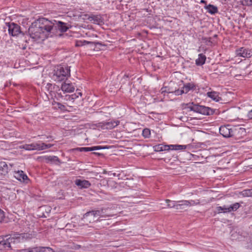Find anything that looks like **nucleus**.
Instances as JSON below:
<instances>
[{
  "mask_svg": "<svg viewBox=\"0 0 252 252\" xmlns=\"http://www.w3.org/2000/svg\"><path fill=\"white\" fill-rule=\"evenodd\" d=\"M47 138H51V136H49V137H47Z\"/></svg>",
  "mask_w": 252,
  "mask_h": 252,
  "instance_id": "nucleus-47",
  "label": "nucleus"
},
{
  "mask_svg": "<svg viewBox=\"0 0 252 252\" xmlns=\"http://www.w3.org/2000/svg\"><path fill=\"white\" fill-rule=\"evenodd\" d=\"M36 236V233L32 232L31 233H24L18 235V236L16 237V239L20 240H29L33 238H35Z\"/></svg>",
  "mask_w": 252,
  "mask_h": 252,
  "instance_id": "nucleus-17",
  "label": "nucleus"
},
{
  "mask_svg": "<svg viewBox=\"0 0 252 252\" xmlns=\"http://www.w3.org/2000/svg\"><path fill=\"white\" fill-rule=\"evenodd\" d=\"M55 22H56V24L57 25V27H58L61 32H65L69 29V27H68L65 23L61 21L56 22L55 21ZM55 28H56V26H55Z\"/></svg>",
  "mask_w": 252,
  "mask_h": 252,
  "instance_id": "nucleus-22",
  "label": "nucleus"
},
{
  "mask_svg": "<svg viewBox=\"0 0 252 252\" xmlns=\"http://www.w3.org/2000/svg\"><path fill=\"white\" fill-rule=\"evenodd\" d=\"M165 201L167 203V207L168 208H175L176 209L178 201H172L169 199H166Z\"/></svg>",
  "mask_w": 252,
  "mask_h": 252,
  "instance_id": "nucleus-29",
  "label": "nucleus"
},
{
  "mask_svg": "<svg viewBox=\"0 0 252 252\" xmlns=\"http://www.w3.org/2000/svg\"><path fill=\"white\" fill-rule=\"evenodd\" d=\"M220 133L224 137H230L234 136V130L230 125L221 126L220 127Z\"/></svg>",
  "mask_w": 252,
  "mask_h": 252,
  "instance_id": "nucleus-9",
  "label": "nucleus"
},
{
  "mask_svg": "<svg viewBox=\"0 0 252 252\" xmlns=\"http://www.w3.org/2000/svg\"><path fill=\"white\" fill-rule=\"evenodd\" d=\"M79 95H80V96H82V93H80V92H79V93H78V95H76V97H78Z\"/></svg>",
  "mask_w": 252,
  "mask_h": 252,
  "instance_id": "nucleus-43",
  "label": "nucleus"
},
{
  "mask_svg": "<svg viewBox=\"0 0 252 252\" xmlns=\"http://www.w3.org/2000/svg\"><path fill=\"white\" fill-rule=\"evenodd\" d=\"M16 238L15 239L14 237L8 236H5L6 243L4 244V248H10L11 247L10 244L12 243H14Z\"/></svg>",
  "mask_w": 252,
  "mask_h": 252,
  "instance_id": "nucleus-26",
  "label": "nucleus"
},
{
  "mask_svg": "<svg viewBox=\"0 0 252 252\" xmlns=\"http://www.w3.org/2000/svg\"><path fill=\"white\" fill-rule=\"evenodd\" d=\"M57 106L59 109H60L62 110H64L65 107L63 104L60 103H57Z\"/></svg>",
  "mask_w": 252,
  "mask_h": 252,
  "instance_id": "nucleus-38",
  "label": "nucleus"
},
{
  "mask_svg": "<svg viewBox=\"0 0 252 252\" xmlns=\"http://www.w3.org/2000/svg\"><path fill=\"white\" fill-rule=\"evenodd\" d=\"M75 184L81 188H88L91 186L90 183L87 180H81L77 179L75 181Z\"/></svg>",
  "mask_w": 252,
  "mask_h": 252,
  "instance_id": "nucleus-20",
  "label": "nucleus"
},
{
  "mask_svg": "<svg viewBox=\"0 0 252 252\" xmlns=\"http://www.w3.org/2000/svg\"><path fill=\"white\" fill-rule=\"evenodd\" d=\"M94 44V42L92 41H88L85 40H77L75 43V46L76 47H80L87 44Z\"/></svg>",
  "mask_w": 252,
  "mask_h": 252,
  "instance_id": "nucleus-28",
  "label": "nucleus"
},
{
  "mask_svg": "<svg viewBox=\"0 0 252 252\" xmlns=\"http://www.w3.org/2000/svg\"><path fill=\"white\" fill-rule=\"evenodd\" d=\"M103 156V154L100 152H92L91 153V157Z\"/></svg>",
  "mask_w": 252,
  "mask_h": 252,
  "instance_id": "nucleus-36",
  "label": "nucleus"
},
{
  "mask_svg": "<svg viewBox=\"0 0 252 252\" xmlns=\"http://www.w3.org/2000/svg\"><path fill=\"white\" fill-rule=\"evenodd\" d=\"M61 89L64 93H71L75 90V86L73 83L67 81L62 84Z\"/></svg>",
  "mask_w": 252,
  "mask_h": 252,
  "instance_id": "nucleus-15",
  "label": "nucleus"
},
{
  "mask_svg": "<svg viewBox=\"0 0 252 252\" xmlns=\"http://www.w3.org/2000/svg\"><path fill=\"white\" fill-rule=\"evenodd\" d=\"M53 145L51 144H45L43 142L33 143L31 144H26L22 146V148L26 150H43L50 148Z\"/></svg>",
  "mask_w": 252,
  "mask_h": 252,
  "instance_id": "nucleus-5",
  "label": "nucleus"
},
{
  "mask_svg": "<svg viewBox=\"0 0 252 252\" xmlns=\"http://www.w3.org/2000/svg\"><path fill=\"white\" fill-rule=\"evenodd\" d=\"M196 86L193 83H188L184 85L182 90H176L175 91L176 95L182 94L184 93L187 94L190 90H193L195 89Z\"/></svg>",
  "mask_w": 252,
  "mask_h": 252,
  "instance_id": "nucleus-13",
  "label": "nucleus"
},
{
  "mask_svg": "<svg viewBox=\"0 0 252 252\" xmlns=\"http://www.w3.org/2000/svg\"><path fill=\"white\" fill-rule=\"evenodd\" d=\"M55 25V23L46 18H39L32 24L28 32L32 38L40 42L52 36Z\"/></svg>",
  "mask_w": 252,
  "mask_h": 252,
  "instance_id": "nucleus-1",
  "label": "nucleus"
},
{
  "mask_svg": "<svg viewBox=\"0 0 252 252\" xmlns=\"http://www.w3.org/2000/svg\"><path fill=\"white\" fill-rule=\"evenodd\" d=\"M207 96L213 100L218 102L221 99L219 96V93L216 92H210L207 93Z\"/></svg>",
  "mask_w": 252,
  "mask_h": 252,
  "instance_id": "nucleus-24",
  "label": "nucleus"
},
{
  "mask_svg": "<svg viewBox=\"0 0 252 252\" xmlns=\"http://www.w3.org/2000/svg\"><path fill=\"white\" fill-rule=\"evenodd\" d=\"M200 3H204V4H205V5L207 4H206L207 2L205 0H201Z\"/></svg>",
  "mask_w": 252,
  "mask_h": 252,
  "instance_id": "nucleus-42",
  "label": "nucleus"
},
{
  "mask_svg": "<svg viewBox=\"0 0 252 252\" xmlns=\"http://www.w3.org/2000/svg\"><path fill=\"white\" fill-rule=\"evenodd\" d=\"M52 158H57V157H56V156H53Z\"/></svg>",
  "mask_w": 252,
  "mask_h": 252,
  "instance_id": "nucleus-48",
  "label": "nucleus"
},
{
  "mask_svg": "<svg viewBox=\"0 0 252 252\" xmlns=\"http://www.w3.org/2000/svg\"><path fill=\"white\" fill-rule=\"evenodd\" d=\"M13 175L17 180L21 182L28 184L30 181L27 175L22 170L15 171Z\"/></svg>",
  "mask_w": 252,
  "mask_h": 252,
  "instance_id": "nucleus-12",
  "label": "nucleus"
},
{
  "mask_svg": "<svg viewBox=\"0 0 252 252\" xmlns=\"http://www.w3.org/2000/svg\"><path fill=\"white\" fill-rule=\"evenodd\" d=\"M9 167L5 162H0V179L4 178L8 173Z\"/></svg>",
  "mask_w": 252,
  "mask_h": 252,
  "instance_id": "nucleus-18",
  "label": "nucleus"
},
{
  "mask_svg": "<svg viewBox=\"0 0 252 252\" xmlns=\"http://www.w3.org/2000/svg\"><path fill=\"white\" fill-rule=\"evenodd\" d=\"M46 162L51 164L59 165L61 162L59 158H45Z\"/></svg>",
  "mask_w": 252,
  "mask_h": 252,
  "instance_id": "nucleus-30",
  "label": "nucleus"
},
{
  "mask_svg": "<svg viewBox=\"0 0 252 252\" xmlns=\"http://www.w3.org/2000/svg\"><path fill=\"white\" fill-rule=\"evenodd\" d=\"M240 207V204L239 203H235L229 206L224 205L223 206H218L216 209L218 213H230L232 211H236Z\"/></svg>",
  "mask_w": 252,
  "mask_h": 252,
  "instance_id": "nucleus-6",
  "label": "nucleus"
},
{
  "mask_svg": "<svg viewBox=\"0 0 252 252\" xmlns=\"http://www.w3.org/2000/svg\"><path fill=\"white\" fill-rule=\"evenodd\" d=\"M89 212L91 216H92L94 220H97V219L99 217V215H100L99 214L100 213L99 210H92L91 211H89Z\"/></svg>",
  "mask_w": 252,
  "mask_h": 252,
  "instance_id": "nucleus-31",
  "label": "nucleus"
},
{
  "mask_svg": "<svg viewBox=\"0 0 252 252\" xmlns=\"http://www.w3.org/2000/svg\"><path fill=\"white\" fill-rule=\"evenodd\" d=\"M82 220L87 224L89 223H92L94 221H96V220H94L93 218V217L91 216L89 212H87L83 216V218L82 219Z\"/></svg>",
  "mask_w": 252,
  "mask_h": 252,
  "instance_id": "nucleus-21",
  "label": "nucleus"
},
{
  "mask_svg": "<svg viewBox=\"0 0 252 252\" xmlns=\"http://www.w3.org/2000/svg\"><path fill=\"white\" fill-rule=\"evenodd\" d=\"M105 149V147L101 146H93L91 147H81L73 149V151H79L81 152H88L95 150H99Z\"/></svg>",
  "mask_w": 252,
  "mask_h": 252,
  "instance_id": "nucleus-16",
  "label": "nucleus"
},
{
  "mask_svg": "<svg viewBox=\"0 0 252 252\" xmlns=\"http://www.w3.org/2000/svg\"><path fill=\"white\" fill-rule=\"evenodd\" d=\"M142 135L145 138H149L151 135V131L148 128H145L143 130Z\"/></svg>",
  "mask_w": 252,
  "mask_h": 252,
  "instance_id": "nucleus-32",
  "label": "nucleus"
},
{
  "mask_svg": "<svg viewBox=\"0 0 252 252\" xmlns=\"http://www.w3.org/2000/svg\"><path fill=\"white\" fill-rule=\"evenodd\" d=\"M88 19L94 24H99L101 22V18L99 15H91L88 17Z\"/></svg>",
  "mask_w": 252,
  "mask_h": 252,
  "instance_id": "nucleus-27",
  "label": "nucleus"
},
{
  "mask_svg": "<svg viewBox=\"0 0 252 252\" xmlns=\"http://www.w3.org/2000/svg\"><path fill=\"white\" fill-rule=\"evenodd\" d=\"M204 8L206 9L207 11L211 14H215L218 12L217 7L211 4H209L208 5L206 4L204 6Z\"/></svg>",
  "mask_w": 252,
  "mask_h": 252,
  "instance_id": "nucleus-23",
  "label": "nucleus"
},
{
  "mask_svg": "<svg viewBox=\"0 0 252 252\" xmlns=\"http://www.w3.org/2000/svg\"><path fill=\"white\" fill-rule=\"evenodd\" d=\"M247 117L249 119H252V109L248 112Z\"/></svg>",
  "mask_w": 252,
  "mask_h": 252,
  "instance_id": "nucleus-40",
  "label": "nucleus"
},
{
  "mask_svg": "<svg viewBox=\"0 0 252 252\" xmlns=\"http://www.w3.org/2000/svg\"><path fill=\"white\" fill-rule=\"evenodd\" d=\"M70 76V67L67 66H58L54 72L52 78L56 82L64 80Z\"/></svg>",
  "mask_w": 252,
  "mask_h": 252,
  "instance_id": "nucleus-3",
  "label": "nucleus"
},
{
  "mask_svg": "<svg viewBox=\"0 0 252 252\" xmlns=\"http://www.w3.org/2000/svg\"><path fill=\"white\" fill-rule=\"evenodd\" d=\"M242 195L244 196H252V189H246L242 192Z\"/></svg>",
  "mask_w": 252,
  "mask_h": 252,
  "instance_id": "nucleus-33",
  "label": "nucleus"
},
{
  "mask_svg": "<svg viewBox=\"0 0 252 252\" xmlns=\"http://www.w3.org/2000/svg\"><path fill=\"white\" fill-rule=\"evenodd\" d=\"M30 248L26 249H22L19 251L18 252H31Z\"/></svg>",
  "mask_w": 252,
  "mask_h": 252,
  "instance_id": "nucleus-41",
  "label": "nucleus"
},
{
  "mask_svg": "<svg viewBox=\"0 0 252 252\" xmlns=\"http://www.w3.org/2000/svg\"><path fill=\"white\" fill-rule=\"evenodd\" d=\"M5 236L4 237L0 236V245H1L4 248V244L6 243Z\"/></svg>",
  "mask_w": 252,
  "mask_h": 252,
  "instance_id": "nucleus-37",
  "label": "nucleus"
},
{
  "mask_svg": "<svg viewBox=\"0 0 252 252\" xmlns=\"http://www.w3.org/2000/svg\"><path fill=\"white\" fill-rule=\"evenodd\" d=\"M188 145H163L158 144L155 145L153 147L155 151L161 152L163 151H169V150H185Z\"/></svg>",
  "mask_w": 252,
  "mask_h": 252,
  "instance_id": "nucleus-4",
  "label": "nucleus"
},
{
  "mask_svg": "<svg viewBox=\"0 0 252 252\" xmlns=\"http://www.w3.org/2000/svg\"><path fill=\"white\" fill-rule=\"evenodd\" d=\"M31 252H41V247L30 248Z\"/></svg>",
  "mask_w": 252,
  "mask_h": 252,
  "instance_id": "nucleus-35",
  "label": "nucleus"
},
{
  "mask_svg": "<svg viewBox=\"0 0 252 252\" xmlns=\"http://www.w3.org/2000/svg\"><path fill=\"white\" fill-rule=\"evenodd\" d=\"M58 94L59 95H61V97H62V95L61 94H60L58 93Z\"/></svg>",
  "mask_w": 252,
  "mask_h": 252,
  "instance_id": "nucleus-45",
  "label": "nucleus"
},
{
  "mask_svg": "<svg viewBox=\"0 0 252 252\" xmlns=\"http://www.w3.org/2000/svg\"><path fill=\"white\" fill-rule=\"evenodd\" d=\"M4 218V212L0 209V221H1Z\"/></svg>",
  "mask_w": 252,
  "mask_h": 252,
  "instance_id": "nucleus-39",
  "label": "nucleus"
},
{
  "mask_svg": "<svg viewBox=\"0 0 252 252\" xmlns=\"http://www.w3.org/2000/svg\"><path fill=\"white\" fill-rule=\"evenodd\" d=\"M99 217L97 219V222H100L103 220L110 221V219H105L106 218H109L114 217V214L108 212V209L106 208H102L99 210Z\"/></svg>",
  "mask_w": 252,
  "mask_h": 252,
  "instance_id": "nucleus-10",
  "label": "nucleus"
},
{
  "mask_svg": "<svg viewBox=\"0 0 252 252\" xmlns=\"http://www.w3.org/2000/svg\"><path fill=\"white\" fill-rule=\"evenodd\" d=\"M41 252H54V251L50 247H41Z\"/></svg>",
  "mask_w": 252,
  "mask_h": 252,
  "instance_id": "nucleus-34",
  "label": "nucleus"
},
{
  "mask_svg": "<svg viewBox=\"0 0 252 252\" xmlns=\"http://www.w3.org/2000/svg\"><path fill=\"white\" fill-rule=\"evenodd\" d=\"M113 175L114 176H116V173H114L113 174Z\"/></svg>",
  "mask_w": 252,
  "mask_h": 252,
  "instance_id": "nucleus-46",
  "label": "nucleus"
},
{
  "mask_svg": "<svg viewBox=\"0 0 252 252\" xmlns=\"http://www.w3.org/2000/svg\"><path fill=\"white\" fill-rule=\"evenodd\" d=\"M206 60V57L205 55L203 54H199L198 58L195 60V64L198 66L202 65L205 63Z\"/></svg>",
  "mask_w": 252,
  "mask_h": 252,
  "instance_id": "nucleus-25",
  "label": "nucleus"
},
{
  "mask_svg": "<svg viewBox=\"0 0 252 252\" xmlns=\"http://www.w3.org/2000/svg\"><path fill=\"white\" fill-rule=\"evenodd\" d=\"M47 88L48 89V91H49V93L52 96H54L55 97L56 96L54 92L55 91H60V89L59 87L57 85H56L55 84H52L50 83H48L47 84Z\"/></svg>",
  "mask_w": 252,
  "mask_h": 252,
  "instance_id": "nucleus-19",
  "label": "nucleus"
},
{
  "mask_svg": "<svg viewBox=\"0 0 252 252\" xmlns=\"http://www.w3.org/2000/svg\"><path fill=\"white\" fill-rule=\"evenodd\" d=\"M9 34L13 36H17L21 33L20 27L14 23H8Z\"/></svg>",
  "mask_w": 252,
  "mask_h": 252,
  "instance_id": "nucleus-11",
  "label": "nucleus"
},
{
  "mask_svg": "<svg viewBox=\"0 0 252 252\" xmlns=\"http://www.w3.org/2000/svg\"><path fill=\"white\" fill-rule=\"evenodd\" d=\"M236 54L243 58H250L252 56V51L248 48L241 47L236 50Z\"/></svg>",
  "mask_w": 252,
  "mask_h": 252,
  "instance_id": "nucleus-14",
  "label": "nucleus"
},
{
  "mask_svg": "<svg viewBox=\"0 0 252 252\" xmlns=\"http://www.w3.org/2000/svg\"><path fill=\"white\" fill-rule=\"evenodd\" d=\"M183 109L188 111H193L202 115H210L213 114L214 111L209 107L194 104L193 103H183Z\"/></svg>",
  "mask_w": 252,
  "mask_h": 252,
  "instance_id": "nucleus-2",
  "label": "nucleus"
},
{
  "mask_svg": "<svg viewBox=\"0 0 252 252\" xmlns=\"http://www.w3.org/2000/svg\"><path fill=\"white\" fill-rule=\"evenodd\" d=\"M200 201L199 200H182L178 201L177 210L184 209L187 207L195 206L199 204Z\"/></svg>",
  "mask_w": 252,
  "mask_h": 252,
  "instance_id": "nucleus-7",
  "label": "nucleus"
},
{
  "mask_svg": "<svg viewBox=\"0 0 252 252\" xmlns=\"http://www.w3.org/2000/svg\"><path fill=\"white\" fill-rule=\"evenodd\" d=\"M109 224H110L109 222H107L106 223L104 224V225H109Z\"/></svg>",
  "mask_w": 252,
  "mask_h": 252,
  "instance_id": "nucleus-44",
  "label": "nucleus"
},
{
  "mask_svg": "<svg viewBox=\"0 0 252 252\" xmlns=\"http://www.w3.org/2000/svg\"><path fill=\"white\" fill-rule=\"evenodd\" d=\"M120 124V121L118 120L112 121L111 122H103L98 123L96 126L98 128L101 129H112Z\"/></svg>",
  "mask_w": 252,
  "mask_h": 252,
  "instance_id": "nucleus-8",
  "label": "nucleus"
}]
</instances>
